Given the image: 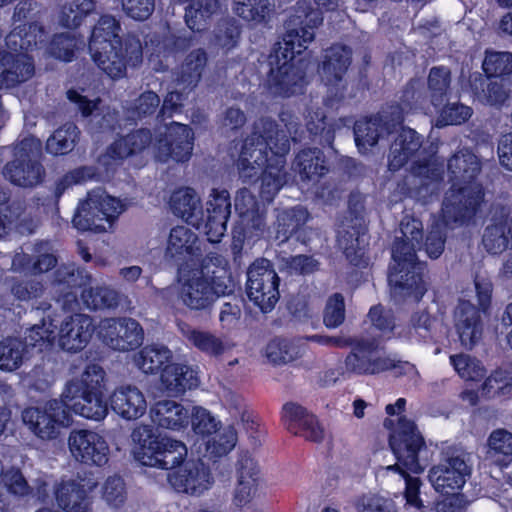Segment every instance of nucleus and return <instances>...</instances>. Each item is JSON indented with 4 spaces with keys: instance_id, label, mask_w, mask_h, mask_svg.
Listing matches in <instances>:
<instances>
[{
    "instance_id": "obj_56",
    "label": "nucleus",
    "mask_w": 512,
    "mask_h": 512,
    "mask_svg": "<svg viewBox=\"0 0 512 512\" xmlns=\"http://www.w3.org/2000/svg\"><path fill=\"white\" fill-rule=\"evenodd\" d=\"M450 362L458 375L467 381H478L485 375V369L478 360L466 354L452 355Z\"/></svg>"
},
{
    "instance_id": "obj_36",
    "label": "nucleus",
    "mask_w": 512,
    "mask_h": 512,
    "mask_svg": "<svg viewBox=\"0 0 512 512\" xmlns=\"http://www.w3.org/2000/svg\"><path fill=\"white\" fill-rule=\"evenodd\" d=\"M171 207L175 215L199 227L202 210L200 198L193 189L183 188L175 191L171 196Z\"/></svg>"
},
{
    "instance_id": "obj_9",
    "label": "nucleus",
    "mask_w": 512,
    "mask_h": 512,
    "mask_svg": "<svg viewBox=\"0 0 512 512\" xmlns=\"http://www.w3.org/2000/svg\"><path fill=\"white\" fill-rule=\"evenodd\" d=\"M451 189L446 193L443 202L445 216L452 213V208L472 215L482 199V190L474 182L480 171L478 158L468 150L455 154L448 162Z\"/></svg>"
},
{
    "instance_id": "obj_12",
    "label": "nucleus",
    "mask_w": 512,
    "mask_h": 512,
    "mask_svg": "<svg viewBox=\"0 0 512 512\" xmlns=\"http://www.w3.org/2000/svg\"><path fill=\"white\" fill-rule=\"evenodd\" d=\"M471 475V467L462 456L442 459L428 472V479L434 490L449 498V505L465 508L469 500L460 491Z\"/></svg>"
},
{
    "instance_id": "obj_2",
    "label": "nucleus",
    "mask_w": 512,
    "mask_h": 512,
    "mask_svg": "<svg viewBox=\"0 0 512 512\" xmlns=\"http://www.w3.org/2000/svg\"><path fill=\"white\" fill-rule=\"evenodd\" d=\"M233 288L228 260L218 254L206 256L200 266H183L177 278L178 300L191 310H205Z\"/></svg>"
},
{
    "instance_id": "obj_48",
    "label": "nucleus",
    "mask_w": 512,
    "mask_h": 512,
    "mask_svg": "<svg viewBox=\"0 0 512 512\" xmlns=\"http://www.w3.org/2000/svg\"><path fill=\"white\" fill-rule=\"evenodd\" d=\"M296 166L301 177L309 180L319 177L327 171L322 153L318 149L301 151L296 157Z\"/></svg>"
},
{
    "instance_id": "obj_28",
    "label": "nucleus",
    "mask_w": 512,
    "mask_h": 512,
    "mask_svg": "<svg viewBox=\"0 0 512 512\" xmlns=\"http://www.w3.org/2000/svg\"><path fill=\"white\" fill-rule=\"evenodd\" d=\"M421 137L410 128H402L391 145L388 167L397 171L409 160L416 159L414 164L420 162L422 151Z\"/></svg>"
},
{
    "instance_id": "obj_33",
    "label": "nucleus",
    "mask_w": 512,
    "mask_h": 512,
    "mask_svg": "<svg viewBox=\"0 0 512 512\" xmlns=\"http://www.w3.org/2000/svg\"><path fill=\"white\" fill-rule=\"evenodd\" d=\"M351 56V49L342 44H335L325 51L321 73L327 86L341 82L351 63Z\"/></svg>"
},
{
    "instance_id": "obj_54",
    "label": "nucleus",
    "mask_w": 512,
    "mask_h": 512,
    "mask_svg": "<svg viewBox=\"0 0 512 512\" xmlns=\"http://www.w3.org/2000/svg\"><path fill=\"white\" fill-rule=\"evenodd\" d=\"M489 452L506 463L512 461V432L505 428L494 429L488 436Z\"/></svg>"
},
{
    "instance_id": "obj_50",
    "label": "nucleus",
    "mask_w": 512,
    "mask_h": 512,
    "mask_svg": "<svg viewBox=\"0 0 512 512\" xmlns=\"http://www.w3.org/2000/svg\"><path fill=\"white\" fill-rule=\"evenodd\" d=\"M451 83V73L445 67H433L428 75V93L431 104L437 107L447 95Z\"/></svg>"
},
{
    "instance_id": "obj_13",
    "label": "nucleus",
    "mask_w": 512,
    "mask_h": 512,
    "mask_svg": "<svg viewBox=\"0 0 512 512\" xmlns=\"http://www.w3.org/2000/svg\"><path fill=\"white\" fill-rule=\"evenodd\" d=\"M41 142L35 137L24 138L14 147L15 159L4 168V176L13 184L32 187L40 183L42 167L38 163Z\"/></svg>"
},
{
    "instance_id": "obj_49",
    "label": "nucleus",
    "mask_w": 512,
    "mask_h": 512,
    "mask_svg": "<svg viewBox=\"0 0 512 512\" xmlns=\"http://www.w3.org/2000/svg\"><path fill=\"white\" fill-rule=\"evenodd\" d=\"M78 128L67 123L57 129L47 140L46 149L53 155H62L71 151L78 137Z\"/></svg>"
},
{
    "instance_id": "obj_45",
    "label": "nucleus",
    "mask_w": 512,
    "mask_h": 512,
    "mask_svg": "<svg viewBox=\"0 0 512 512\" xmlns=\"http://www.w3.org/2000/svg\"><path fill=\"white\" fill-rule=\"evenodd\" d=\"M95 9L96 4L93 0H74L66 3L61 8L59 24L66 28H77Z\"/></svg>"
},
{
    "instance_id": "obj_47",
    "label": "nucleus",
    "mask_w": 512,
    "mask_h": 512,
    "mask_svg": "<svg viewBox=\"0 0 512 512\" xmlns=\"http://www.w3.org/2000/svg\"><path fill=\"white\" fill-rule=\"evenodd\" d=\"M81 299L88 309L112 308L118 305V292L107 286H96L83 290Z\"/></svg>"
},
{
    "instance_id": "obj_6",
    "label": "nucleus",
    "mask_w": 512,
    "mask_h": 512,
    "mask_svg": "<svg viewBox=\"0 0 512 512\" xmlns=\"http://www.w3.org/2000/svg\"><path fill=\"white\" fill-rule=\"evenodd\" d=\"M131 441L134 458L144 466L169 470L185 463V443L158 433L149 424H138L132 430Z\"/></svg>"
},
{
    "instance_id": "obj_37",
    "label": "nucleus",
    "mask_w": 512,
    "mask_h": 512,
    "mask_svg": "<svg viewBox=\"0 0 512 512\" xmlns=\"http://www.w3.org/2000/svg\"><path fill=\"white\" fill-rule=\"evenodd\" d=\"M173 358L172 351L164 345H150L134 355L135 365L146 374H154L167 365Z\"/></svg>"
},
{
    "instance_id": "obj_10",
    "label": "nucleus",
    "mask_w": 512,
    "mask_h": 512,
    "mask_svg": "<svg viewBox=\"0 0 512 512\" xmlns=\"http://www.w3.org/2000/svg\"><path fill=\"white\" fill-rule=\"evenodd\" d=\"M124 210L125 206L119 199L98 189L88 193L87 198L79 203L72 223L78 230L106 232L111 230Z\"/></svg>"
},
{
    "instance_id": "obj_40",
    "label": "nucleus",
    "mask_w": 512,
    "mask_h": 512,
    "mask_svg": "<svg viewBox=\"0 0 512 512\" xmlns=\"http://www.w3.org/2000/svg\"><path fill=\"white\" fill-rule=\"evenodd\" d=\"M207 60V53L201 48L187 54L177 74L179 84L183 87L194 88L202 78Z\"/></svg>"
},
{
    "instance_id": "obj_27",
    "label": "nucleus",
    "mask_w": 512,
    "mask_h": 512,
    "mask_svg": "<svg viewBox=\"0 0 512 512\" xmlns=\"http://www.w3.org/2000/svg\"><path fill=\"white\" fill-rule=\"evenodd\" d=\"M230 207L227 191H212L207 202V220L204 225V231L210 242L217 243L224 235Z\"/></svg>"
},
{
    "instance_id": "obj_5",
    "label": "nucleus",
    "mask_w": 512,
    "mask_h": 512,
    "mask_svg": "<svg viewBox=\"0 0 512 512\" xmlns=\"http://www.w3.org/2000/svg\"><path fill=\"white\" fill-rule=\"evenodd\" d=\"M317 8L313 7L310 0H300L296 3L293 14L289 18L285 35V44L277 53V58H284V66L275 70L273 81L280 84V77L289 72L287 58H292L295 52L307 49L314 40L315 29L322 23V10H333L338 6L337 0H314Z\"/></svg>"
},
{
    "instance_id": "obj_11",
    "label": "nucleus",
    "mask_w": 512,
    "mask_h": 512,
    "mask_svg": "<svg viewBox=\"0 0 512 512\" xmlns=\"http://www.w3.org/2000/svg\"><path fill=\"white\" fill-rule=\"evenodd\" d=\"M21 420L27 430L41 441L57 439L72 422L63 401L56 399L24 408Z\"/></svg>"
},
{
    "instance_id": "obj_31",
    "label": "nucleus",
    "mask_w": 512,
    "mask_h": 512,
    "mask_svg": "<svg viewBox=\"0 0 512 512\" xmlns=\"http://www.w3.org/2000/svg\"><path fill=\"white\" fill-rule=\"evenodd\" d=\"M201 253L197 235L185 226L173 228L169 234L166 255L176 260H193Z\"/></svg>"
},
{
    "instance_id": "obj_14",
    "label": "nucleus",
    "mask_w": 512,
    "mask_h": 512,
    "mask_svg": "<svg viewBox=\"0 0 512 512\" xmlns=\"http://www.w3.org/2000/svg\"><path fill=\"white\" fill-rule=\"evenodd\" d=\"M279 277L266 259L256 260L248 269L246 295L262 312H270L279 300Z\"/></svg>"
},
{
    "instance_id": "obj_60",
    "label": "nucleus",
    "mask_w": 512,
    "mask_h": 512,
    "mask_svg": "<svg viewBox=\"0 0 512 512\" xmlns=\"http://www.w3.org/2000/svg\"><path fill=\"white\" fill-rule=\"evenodd\" d=\"M102 499L111 508H119L126 501V489L120 477H108L102 486Z\"/></svg>"
},
{
    "instance_id": "obj_15",
    "label": "nucleus",
    "mask_w": 512,
    "mask_h": 512,
    "mask_svg": "<svg viewBox=\"0 0 512 512\" xmlns=\"http://www.w3.org/2000/svg\"><path fill=\"white\" fill-rule=\"evenodd\" d=\"M90 55L97 65L111 79L124 77L127 65L137 66L142 61V44L139 38L129 36L124 45L103 49L97 42Z\"/></svg>"
},
{
    "instance_id": "obj_51",
    "label": "nucleus",
    "mask_w": 512,
    "mask_h": 512,
    "mask_svg": "<svg viewBox=\"0 0 512 512\" xmlns=\"http://www.w3.org/2000/svg\"><path fill=\"white\" fill-rule=\"evenodd\" d=\"M382 131L381 122L379 119L359 120L354 127L355 142L362 153H366L369 148L374 146Z\"/></svg>"
},
{
    "instance_id": "obj_58",
    "label": "nucleus",
    "mask_w": 512,
    "mask_h": 512,
    "mask_svg": "<svg viewBox=\"0 0 512 512\" xmlns=\"http://www.w3.org/2000/svg\"><path fill=\"white\" fill-rule=\"evenodd\" d=\"M192 428L196 434L210 436L219 429L220 422L205 408L193 407L190 411Z\"/></svg>"
},
{
    "instance_id": "obj_24",
    "label": "nucleus",
    "mask_w": 512,
    "mask_h": 512,
    "mask_svg": "<svg viewBox=\"0 0 512 512\" xmlns=\"http://www.w3.org/2000/svg\"><path fill=\"white\" fill-rule=\"evenodd\" d=\"M149 417L157 427L179 432L188 427L190 410L175 400L162 399L153 403Z\"/></svg>"
},
{
    "instance_id": "obj_35",
    "label": "nucleus",
    "mask_w": 512,
    "mask_h": 512,
    "mask_svg": "<svg viewBox=\"0 0 512 512\" xmlns=\"http://www.w3.org/2000/svg\"><path fill=\"white\" fill-rule=\"evenodd\" d=\"M151 143V134L148 130L140 129L127 136L117 140L110 148L109 154L100 158L99 163L103 166L112 165L109 162L111 158L113 163L117 159H123L131 154L145 149Z\"/></svg>"
},
{
    "instance_id": "obj_20",
    "label": "nucleus",
    "mask_w": 512,
    "mask_h": 512,
    "mask_svg": "<svg viewBox=\"0 0 512 512\" xmlns=\"http://www.w3.org/2000/svg\"><path fill=\"white\" fill-rule=\"evenodd\" d=\"M168 481L177 492L189 495H201L212 485L208 468L198 461H186L169 474Z\"/></svg>"
},
{
    "instance_id": "obj_3",
    "label": "nucleus",
    "mask_w": 512,
    "mask_h": 512,
    "mask_svg": "<svg viewBox=\"0 0 512 512\" xmlns=\"http://www.w3.org/2000/svg\"><path fill=\"white\" fill-rule=\"evenodd\" d=\"M402 239L392 248L389 284L395 296H411L418 301L426 291L422 280L424 266L416 262L415 246L422 236V223L414 218H404L400 224Z\"/></svg>"
},
{
    "instance_id": "obj_4",
    "label": "nucleus",
    "mask_w": 512,
    "mask_h": 512,
    "mask_svg": "<svg viewBox=\"0 0 512 512\" xmlns=\"http://www.w3.org/2000/svg\"><path fill=\"white\" fill-rule=\"evenodd\" d=\"M390 446L396 463L387 466L386 469L400 473L406 483L404 495L407 504L420 508L422 501L418 495L421 482L419 478L412 477L409 473L419 474L424 470L425 465L419 460V454L425 449L424 439L412 421L400 418L390 436Z\"/></svg>"
},
{
    "instance_id": "obj_21",
    "label": "nucleus",
    "mask_w": 512,
    "mask_h": 512,
    "mask_svg": "<svg viewBox=\"0 0 512 512\" xmlns=\"http://www.w3.org/2000/svg\"><path fill=\"white\" fill-rule=\"evenodd\" d=\"M93 330L90 316L81 313L67 316L56 335L58 346L67 352H78L89 343Z\"/></svg>"
},
{
    "instance_id": "obj_29",
    "label": "nucleus",
    "mask_w": 512,
    "mask_h": 512,
    "mask_svg": "<svg viewBox=\"0 0 512 512\" xmlns=\"http://www.w3.org/2000/svg\"><path fill=\"white\" fill-rule=\"evenodd\" d=\"M91 490L92 486L87 487L81 479L63 480L55 489L56 503L65 512H87Z\"/></svg>"
},
{
    "instance_id": "obj_57",
    "label": "nucleus",
    "mask_w": 512,
    "mask_h": 512,
    "mask_svg": "<svg viewBox=\"0 0 512 512\" xmlns=\"http://www.w3.org/2000/svg\"><path fill=\"white\" fill-rule=\"evenodd\" d=\"M237 433L232 426L218 429L216 434L208 440L207 451L214 456H223L229 453L236 445Z\"/></svg>"
},
{
    "instance_id": "obj_43",
    "label": "nucleus",
    "mask_w": 512,
    "mask_h": 512,
    "mask_svg": "<svg viewBox=\"0 0 512 512\" xmlns=\"http://www.w3.org/2000/svg\"><path fill=\"white\" fill-rule=\"evenodd\" d=\"M354 350L349 353L344 361V370L350 374H369L370 358L377 348L374 342L361 339L354 342Z\"/></svg>"
},
{
    "instance_id": "obj_22",
    "label": "nucleus",
    "mask_w": 512,
    "mask_h": 512,
    "mask_svg": "<svg viewBox=\"0 0 512 512\" xmlns=\"http://www.w3.org/2000/svg\"><path fill=\"white\" fill-rule=\"evenodd\" d=\"M160 388L170 396L178 397L199 386L197 367L186 362H169L162 369L159 378Z\"/></svg>"
},
{
    "instance_id": "obj_25",
    "label": "nucleus",
    "mask_w": 512,
    "mask_h": 512,
    "mask_svg": "<svg viewBox=\"0 0 512 512\" xmlns=\"http://www.w3.org/2000/svg\"><path fill=\"white\" fill-rule=\"evenodd\" d=\"M282 421L290 432L311 441L319 442L324 437V430L315 416L299 404L286 403L282 408Z\"/></svg>"
},
{
    "instance_id": "obj_38",
    "label": "nucleus",
    "mask_w": 512,
    "mask_h": 512,
    "mask_svg": "<svg viewBox=\"0 0 512 512\" xmlns=\"http://www.w3.org/2000/svg\"><path fill=\"white\" fill-rule=\"evenodd\" d=\"M304 352V343L301 339L271 340L265 348V357L274 365H282L296 360Z\"/></svg>"
},
{
    "instance_id": "obj_53",
    "label": "nucleus",
    "mask_w": 512,
    "mask_h": 512,
    "mask_svg": "<svg viewBox=\"0 0 512 512\" xmlns=\"http://www.w3.org/2000/svg\"><path fill=\"white\" fill-rule=\"evenodd\" d=\"M84 45L83 40L70 33L56 35L50 43L49 53L59 59L69 62L73 59L74 53Z\"/></svg>"
},
{
    "instance_id": "obj_17",
    "label": "nucleus",
    "mask_w": 512,
    "mask_h": 512,
    "mask_svg": "<svg viewBox=\"0 0 512 512\" xmlns=\"http://www.w3.org/2000/svg\"><path fill=\"white\" fill-rule=\"evenodd\" d=\"M102 341L117 351H129L143 342V329L131 318H106L98 325Z\"/></svg>"
},
{
    "instance_id": "obj_42",
    "label": "nucleus",
    "mask_w": 512,
    "mask_h": 512,
    "mask_svg": "<svg viewBox=\"0 0 512 512\" xmlns=\"http://www.w3.org/2000/svg\"><path fill=\"white\" fill-rule=\"evenodd\" d=\"M30 358L28 345L18 338H6L0 342V370L13 372Z\"/></svg>"
},
{
    "instance_id": "obj_52",
    "label": "nucleus",
    "mask_w": 512,
    "mask_h": 512,
    "mask_svg": "<svg viewBox=\"0 0 512 512\" xmlns=\"http://www.w3.org/2000/svg\"><path fill=\"white\" fill-rule=\"evenodd\" d=\"M30 262L28 255L17 254L13 258L12 268L19 272H29L32 274L44 273L55 267L57 259L51 253H43L32 264Z\"/></svg>"
},
{
    "instance_id": "obj_63",
    "label": "nucleus",
    "mask_w": 512,
    "mask_h": 512,
    "mask_svg": "<svg viewBox=\"0 0 512 512\" xmlns=\"http://www.w3.org/2000/svg\"><path fill=\"white\" fill-rule=\"evenodd\" d=\"M345 319L344 298L340 294L331 296L324 311V324L327 328L339 327Z\"/></svg>"
},
{
    "instance_id": "obj_19",
    "label": "nucleus",
    "mask_w": 512,
    "mask_h": 512,
    "mask_svg": "<svg viewBox=\"0 0 512 512\" xmlns=\"http://www.w3.org/2000/svg\"><path fill=\"white\" fill-rule=\"evenodd\" d=\"M261 483L257 462L251 455L242 454L236 464L232 504L237 508L248 506L259 495Z\"/></svg>"
},
{
    "instance_id": "obj_55",
    "label": "nucleus",
    "mask_w": 512,
    "mask_h": 512,
    "mask_svg": "<svg viewBox=\"0 0 512 512\" xmlns=\"http://www.w3.org/2000/svg\"><path fill=\"white\" fill-rule=\"evenodd\" d=\"M235 13L246 21L261 23L269 14L268 0H234Z\"/></svg>"
},
{
    "instance_id": "obj_46",
    "label": "nucleus",
    "mask_w": 512,
    "mask_h": 512,
    "mask_svg": "<svg viewBox=\"0 0 512 512\" xmlns=\"http://www.w3.org/2000/svg\"><path fill=\"white\" fill-rule=\"evenodd\" d=\"M512 237V229L508 226V220H498L489 225L483 236V244L486 250L492 254L504 251Z\"/></svg>"
},
{
    "instance_id": "obj_61",
    "label": "nucleus",
    "mask_w": 512,
    "mask_h": 512,
    "mask_svg": "<svg viewBox=\"0 0 512 512\" xmlns=\"http://www.w3.org/2000/svg\"><path fill=\"white\" fill-rule=\"evenodd\" d=\"M472 115L471 108L459 103H451L444 107L436 121L437 127L459 125Z\"/></svg>"
},
{
    "instance_id": "obj_64",
    "label": "nucleus",
    "mask_w": 512,
    "mask_h": 512,
    "mask_svg": "<svg viewBox=\"0 0 512 512\" xmlns=\"http://www.w3.org/2000/svg\"><path fill=\"white\" fill-rule=\"evenodd\" d=\"M358 512H397L391 499L379 495H364L357 501Z\"/></svg>"
},
{
    "instance_id": "obj_62",
    "label": "nucleus",
    "mask_w": 512,
    "mask_h": 512,
    "mask_svg": "<svg viewBox=\"0 0 512 512\" xmlns=\"http://www.w3.org/2000/svg\"><path fill=\"white\" fill-rule=\"evenodd\" d=\"M307 219V212L303 208H295L283 211L278 216V234H282L283 240L288 239L302 223Z\"/></svg>"
},
{
    "instance_id": "obj_18",
    "label": "nucleus",
    "mask_w": 512,
    "mask_h": 512,
    "mask_svg": "<svg viewBox=\"0 0 512 512\" xmlns=\"http://www.w3.org/2000/svg\"><path fill=\"white\" fill-rule=\"evenodd\" d=\"M193 145L192 129L185 124L172 122L167 126L164 138L156 142L155 156L161 162H185L192 156Z\"/></svg>"
},
{
    "instance_id": "obj_26",
    "label": "nucleus",
    "mask_w": 512,
    "mask_h": 512,
    "mask_svg": "<svg viewBox=\"0 0 512 512\" xmlns=\"http://www.w3.org/2000/svg\"><path fill=\"white\" fill-rule=\"evenodd\" d=\"M110 406L121 418L136 420L147 410L144 393L134 385H121L110 395Z\"/></svg>"
},
{
    "instance_id": "obj_8",
    "label": "nucleus",
    "mask_w": 512,
    "mask_h": 512,
    "mask_svg": "<svg viewBox=\"0 0 512 512\" xmlns=\"http://www.w3.org/2000/svg\"><path fill=\"white\" fill-rule=\"evenodd\" d=\"M44 40V31L36 23L16 27L6 37L7 50H0V87L13 86L30 79L34 74V65L26 53Z\"/></svg>"
},
{
    "instance_id": "obj_7",
    "label": "nucleus",
    "mask_w": 512,
    "mask_h": 512,
    "mask_svg": "<svg viewBox=\"0 0 512 512\" xmlns=\"http://www.w3.org/2000/svg\"><path fill=\"white\" fill-rule=\"evenodd\" d=\"M104 370L96 365H88L79 376L72 377L62 392L65 407L76 415L89 420L101 421L108 414L104 399Z\"/></svg>"
},
{
    "instance_id": "obj_1",
    "label": "nucleus",
    "mask_w": 512,
    "mask_h": 512,
    "mask_svg": "<svg viewBox=\"0 0 512 512\" xmlns=\"http://www.w3.org/2000/svg\"><path fill=\"white\" fill-rule=\"evenodd\" d=\"M285 126L280 129L268 118L256 121L250 134L244 140L237 166L241 177L252 178L261 172V198L270 202L286 182L284 156L290 150V137L295 138L298 123L294 118L283 113L280 118Z\"/></svg>"
},
{
    "instance_id": "obj_34",
    "label": "nucleus",
    "mask_w": 512,
    "mask_h": 512,
    "mask_svg": "<svg viewBox=\"0 0 512 512\" xmlns=\"http://www.w3.org/2000/svg\"><path fill=\"white\" fill-rule=\"evenodd\" d=\"M472 215H468L467 212L452 208V213L449 216L444 215V211L442 210V219L436 221L426 237L425 248L427 254L431 258H438L443 250L445 245V228L450 227L453 228V224H463L467 218H470Z\"/></svg>"
},
{
    "instance_id": "obj_30",
    "label": "nucleus",
    "mask_w": 512,
    "mask_h": 512,
    "mask_svg": "<svg viewBox=\"0 0 512 512\" xmlns=\"http://www.w3.org/2000/svg\"><path fill=\"white\" fill-rule=\"evenodd\" d=\"M235 209L241 218L243 238L259 237L265 230L263 213L255 197L246 189L239 191L235 198Z\"/></svg>"
},
{
    "instance_id": "obj_41",
    "label": "nucleus",
    "mask_w": 512,
    "mask_h": 512,
    "mask_svg": "<svg viewBox=\"0 0 512 512\" xmlns=\"http://www.w3.org/2000/svg\"><path fill=\"white\" fill-rule=\"evenodd\" d=\"M120 29L119 22L113 16H101L92 30L89 40V52L94 51V45L97 42L99 47L101 46L103 49L116 45L122 46L123 44L119 36Z\"/></svg>"
},
{
    "instance_id": "obj_44",
    "label": "nucleus",
    "mask_w": 512,
    "mask_h": 512,
    "mask_svg": "<svg viewBox=\"0 0 512 512\" xmlns=\"http://www.w3.org/2000/svg\"><path fill=\"white\" fill-rule=\"evenodd\" d=\"M181 332L194 347L210 356H219L227 349L221 338L208 331L185 327L181 329Z\"/></svg>"
},
{
    "instance_id": "obj_59",
    "label": "nucleus",
    "mask_w": 512,
    "mask_h": 512,
    "mask_svg": "<svg viewBox=\"0 0 512 512\" xmlns=\"http://www.w3.org/2000/svg\"><path fill=\"white\" fill-rule=\"evenodd\" d=\"M483 69L489 76H502L512 73V53L487 52Z\"/></svg>"
},
{
    "instance_id": "obj_39",
    "label": "nucleus",
    "mask_w": 512,
    "mask_h": 512,
    "mask_svg": "<svg viewBox=\"0 0 512 512\" xmlns=\"http://www.w3.org/2000/svg\"><path fill=\"white\" fill-rule=\"evenodd\" d=\"M55 313L47 308L45 316L42 318L40 324L33 325L25 336V345H28V350L31 352L32 349L37 348L39 351L46 347H49L56 340L55 328Z\"/></svg>"
},
{
    "instance_id": "obj_23",
    "label": "nucleus",
    "mask_w": 512,
    "mask_h": 512,
    "mask_svg": "<svg viewBox=\"0 0 512 512\" xmlns=\"http://www.w3.org/2000/svg\"><path fill=\"white\" fill-rule=\"evenodd\" d=\"M284 44L285 38L283 39V43L279 45L274 54L270 57L271 70L268 77V87L270 92L274 95L289 97L302 91L304 85V72L300 67L302 62H299V65H296L294 63V58L296 55L301 54L305 49H303L301 52H295L292 58H287V62L289 63L288 65L290 66L289 72L280 77V84L277 85L276 81H273L272 79L273 74L275 70H280V68L284 66L285 60L282 57L277 58L276 53L281 47L284 46Z\"/></svg>"
},
{
    "instance_id": "obj_32",
    "label": "nucleus",
    "mask_w": 512,
    "mask_h": 512,
    "mask_svg": "<svg viewBox=\"0 0 512 512\" xmlns=\"http://www.w3.org/2000/svg\"><path fill=\"white\" fill-rule=\"evenodd\" d=\"M455 327L461 344L471 348L480 339L482 328L476 308L468 301H461L455 311Z\"/></svg>"
},
{
    "instance_id": "obj_16",
    "label": "nucleus",
    "mask_w": 512,
    "mask_h": 512,
    "mask_svg": "<svg viewBox=\"0 0 512 512\" xmlns=\"http://www.w3.org/2000/svg\"><path fill=\"white\" fill-rule=\"evenodd\" d=\"M68 447L72 457L87 466L102 467L109 461L110 447L103 435L89 429L69 434Z\"/></svg>"
}]
</instances>
